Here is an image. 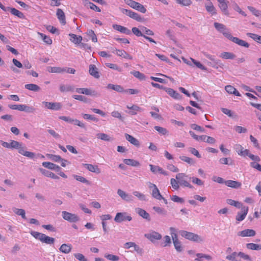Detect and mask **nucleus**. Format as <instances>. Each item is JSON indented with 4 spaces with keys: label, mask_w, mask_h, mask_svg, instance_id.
<instances>
[{
    "label": "nucleus",
    "mask_w": 261,
    "mask_h": 261,
    "mask_svg": "<svg viewBox=\"0 0 261 261\" xmlns=\"http://www.w3.org/2000/svg\"><path fill=\"white\" fill-rule=\"evenodd\" d=\"M205 9L206 11L212 14H216V10L212 3H210L208 5H205Z\"/></svg>",
    "instance_id": "obj_46"
},
{
    "label": "nucleus",
    "mask_w": 261,
    "mask_h": 261,
    "mask_svg": "<svg viewBox=\"0 0 261 261\" xmlns=\"http://www.w3.org/2000/svg\"><path fill=\"white\" fill-rule=\"evenodd\" d=\"M39 34L41 37L43 41L45 42L47 44L50 45L52 44V40L50 38L49 36H47L44 35L43 33H39Z\"/></svg>",
    "instance_id": "obj_52"
},
{
    "label": "nucleus",
    "mask_w": 261,
    "mask_h": 261,
    "mask_svg": "<svg viewBox=\"0 0 261 261\" xmlns=\"http://www.w3.org/2000/svg\"><path fill=\"white\" fill-rule=\"evenodd\" d=\"M74 256L79 261H87V258L85 256L80 253H74Z\"/></svg>",
    "instance_id": "obj_64"
},
{
    "label": "nucleus",
    "mask_w": 261,
    "mask_h": 261,
    "mask_svg": "<svg viewBox=\"0 0 261 261\" xmlns=\"http://www.w3.org/2000/svg\"><path fill=\"white\" fill-rule=\"evenodd\" d=\"M229 2L227 0H225L221 3H220L219 7L222 11V12L226 15H229V12L228 11V4Z\"/></svg>",
    "instance_id": "obj_28"
},
{
    "label": "nucleus",
    "mask_w": 261,
    "mask_h": 261,
    "mask_svg": "<svg viewBox=\"0 0 261 261\" xmlns=\"http://www.w3.org/2000/svg\"><path fill=\"white\" fill-rule=\"evenodd\" d=\"M113 28L114 29L121 32V33H123L126 35H130L132 33L130 30H129L126 27H124L119 24H113Z\"/></svg>",
    "instance_id": "obj_19"
},
{
    "label": "nucleus",
    "mask_w": 261,
    "mask_h": 261,
    "mask_svg": "<svg viewBox=\"0 0 261 261\" xmlns=\"http://www.w3.org/2000/svg\"><path fill=\"white\" fill-rule=\"evenodd\" d=\"M247 8L248 10L252 13L253 15H254L256 16H259L260 14V12L256 10L255 8L252 6H248Z\"/></svg>",
    "instance_id": "obj_63"
},
{
    "label": "nucleus",
    "mask_w": 261,
    "mask_h": 261,
    "mask_svg": "<svg viewBox=\"0 0 261 261\" xmlns=\"http://www.w3.org/2000/svg\"><path fill=\"white\" fill-rule=\"evenodd\" d=\"M9 11L11 13L17 17H18L19 18L24 19L25 16L21 12L19 11L17 9L14 8H11L10 7H6V11Z\"/></svg>",
    "instance_id": "obj_13"
},
{
    "label": "nucleus",
    "mask_w": 261,
    "mask_h": 261,
    "mask_svg": "<svg viewBox=\"0 0 261 261\" xmlns=\"http://www.w3.org/2000/svg\"><path fill=\"white\" fill-rule=\"evenodd\" d=\"M246 247L248 249L252 250H261V245L254 244V243H248L246 244Z\"/></svg>",
    "instance_id": "obj_45"
},
{
    "label": "nucleus",
    "mask_w": 261,
    "mask_h": 261,
    "mask_svg": "<svg viewBox=\"0 0 261 261\" xmlns=\"http://www.w3.org/2000/svg\"><path fill=\"white\" fill-rule=\"evenodd\" d=\"M60 90L61 92H64L65 91H73V87L71 86H65L64 85H61L60 86Z\"/></svg>",
    "instance_id": "obj_50"
},
{
    "label": "nucleus",
    "mask_w": 261,
    "mask_h": 261,
    "mask_svg": "<svg viewBox=\"0 0 261 261\" xmlns=\"http://www.w3.org/2000/svg\"><path fill=\"white\" fill-rule=\"evenodd\" d=\"M223 35L227 39L241 46H243L248 48L250 45L249 44L246 42L245 41L240 39L239 38L232 36L231 34L229 33H223Z\"/></svg>",
    "instance_id": "obj_2"
},
{
    "label": "nucleus",
    "mask_w": 261,
    "mask_h": 261,
    "mask_svg": "<svg viewBox=\"0 0 261 261\" xmlns=\"http://www.w3.org/2000/svg\"><path fill=\"white\" fill-rule=\"evenodd\" d=\"M105 257L111 261H118L119 259V256L113 254H105Z\"/></svg>",
    "instance_id": "obj_58"
},
{
    "label": "nucleus",
    "mask_w": 261,
    "mask_h": 261,
    "mask_svg": "<svg viewBox=\"0 0 261 261\" xmlns=\"http://www.w3.org/2000/svg\"><path fill=\"white\" fill-rule=\"evenodd\" d=\"M192 61L193 62V63L195 65V66L196 67H197L198 68H199V69L202 70H204V71H206L207 70V68L206 67H205L204 65H203L202 64H201L199 62L192 59V58H191Z\"/></svg>",
    "instance_id": "obj_56"
},
{
    "label": "nucleus",
    "mask_w": 261,
    "mask_h": 261,
    "mask_svg": "<svg viewBox=\"0 0 261 261\" xmlns=\"http://www.w3.org/2000/svg\"><path fill=\"white\" fill-rule=\"evenodd\" d=\"M132 220V217L129 215H128L126 212L117 213L114 218L115 221L117 223H121L122 221L126 220L130 221Z\"/></svg>",
    "instance_id": "obj_7"
},
{
    "label": "nucleus",
    "mask_w": 261,
    "mask_h": 261,
    "mask_svg": "<svg viewBox=\"0 0 261 261\" xmlns=\"http://www.w3.org/2000/svg\"><path fill=\"white\" fill-rule=\"evenodd\" d=\"M187 176L184 173H178L176 175V178L178 180V182L180 186L189 187L190 188H192L191 186L186 179Z\"/></svg>",
    "instance_id": "obj_10"
},
{
    "label": "nucleus",
    "mask_w": 261,
    "mask_h": 261,
    "mask_svg": "<svg viewBox=\"0 0 261 261\" xmlns=\"http://www.w3.org/2000/svg\"><path fill=\"white\" fill-rule=\"evenodd\" d=\"M149 166L150 167L151 171L154 173L159 172L166 176L168 175V173L167 171L164 170L162 168L160 167L159 166H154L151 164L149 165Z\"/></svg>",
    "instance_id": "obj_21"
},
{
    "label": "nucleus",
    "mask_w": 261,
    "mask_h": 261,
    "mask_svg": "<svg viewBox=\"0 0 261 261\" xmlns=\"http://www.w3.org/2000/svg\"><path fill=\"white\" fill-rule=\"evenodd\" d=\"M42 166L45 168L55 170L57 172L60 171L61 169V168L59 166L48 162H43Z\"/></svg>",
    "instance_id": "obj_23"
},
{
    "label": "nucleus",
    "mask_w": 261,
    "mask_h": 261,
    "mask_svg": "<svg viewBox=\"0 0 261 261\" xmlns=\"http://www.w3.org/2000/svg\"><path fill=\"white\" fill-rule=\"evenodd\" d=\"M171 97L176 99H181L182 96L176 91L170 88H167L165 91Z\"/></svg>",
    "instance_id": "obj_16"
},
{
    "label": "nucleus",
    "mask_w": 261,
    "mask_h": 261,
    "mask_svg": "<svg viewBox=\"0 0 261 261\" xmlns=\"http://www.w3.org/2000/svg\"><path fill=\"white\" fill-rule=\"evenodd\" d=\"M179 233L181 237L196 243H202L204 241L203 237L186 230H180Z\"/></svg>",
    "instance_id": "obj_1"
},
{
    "label": "nucleus",
    "mask_w": 261,
    "mask_h": 261,
    "mask_svg": "<svg viewBox=\"0 0 261 261\" xmlns=\"http://www.w3.org/2000/svg\"><path fill=\"white\" fill-rule=\"evenodd\" d=\"M71 245L68 244H63L61 246L59 249L60 251H61L62 252L67 254L71 251Z\"/></svg>",
    "instance_id": "obj_37"
},
{
    "label": "nucleus",
    "mask_w": 261,
    "mask_h": 261,
    "mask_svg": "<svg viewBox=\"0 0 261 261\" xmlns=\"http://www.w3.org/2000/svg\"><path fill=\"white\" fill-rule=\"evenodd\" d=\"M125 3L132 8L136 9L141 13H145L146 12V8L142 4L133 0H124Z\"/></svg>",
    "instance_id": "obj_4"
},
{
    "label": "nucleus",
    "mask_w": 261,
    "mask_h": 261,
    "mask_svg": "<svg viewBox=\"0 0 261 261\" xmlns=\"http://www.w3.org/2000/svg\"><path fill=\"white\" fill-rule=\"evenodd\" d=\"M97 138L100 139L102 140H104V141H111V137L109 135H108L106 134H103V133L97 134Z\"/></svg>",
    "instance_id": "obj_53"
},
{
    "label": "nucleus",
    "mask_w": 261,
    "mask_h": 261,
    "mask_svg": "<svg viewBox=\"0 0 261 261\" xmlns=\"http://www.w3.org/2000/svg\"><path fill=\"white\" fill-rule=\"evenodd\" d=\"M83 3L85 6L89 7L91 9L96 12H100L101 11L100 9L98 7L88 0H83Z\"/></svg>",
    "instance_id": "obj_24"
},
{
    "label": "nucleus",
    "mask_w": 261,
    "mask_h": 261,
    "mask_svg": "<svg viewBox=\"0 0 261 261\" xmlns=\"http://www.w3.org/2000/svg\"><path fill=\"white\" fill-rule=\"evenodd\" d=\"M83 166L86 168L89 171L96 173L97 174L100 173V170L97 166H94L89 164H84Z\"/></svg>",
    "instance_id": "obj_27"
},
{
    "label": "nucleus",
    "mask_w": 261,
    "mask_h": 261,
    "mask_svg": "<svg viewBox=\"0 0 261 261\" xmlns=\"http://www.w3.org/2000/svg\"><path fill=\"white\" fill-rule=\"evenodd\" d=\"M18 110L27 113H34L36 109L33 107H30L25 105H18Z\"/></svg>",
    "instance_id": "obj_20"
},
{
    "label": "nucleus",
    "mask_w": 261,
    "mask_h": 261,
    "mask_svg": "<svg viewBox=\"0 0 261 261\" xmlns=\"http://www.w3.org/2000/svg\"><path fill=\"white\" fill-rule=\"evenodd\" d=\"M87 34L91 38V40L93 42H96L97 41V37L93 30H88V32H87Z\"/></svg>",
    "instance_id": "obj_54"
},
{
    "label": "nucleus",
    "mask_w": 261,
    "mask_h": 261,
    "mask_svg": "<svg viewBox=\"0 0 261 261\" xmlns=\"http://www.w3.org/2000/svg\"><path fill=\"white\" fill-rule=\"evenodd\" d=\"M30 233L35 239L39 240L40 241H41V237H42V236H43V233L38 232L35 231H32L30 232Z\"/></svg>",
    "instance_id": "obj_61"
},
{
    "label": "nucleus",
    "mask_w": 261,
    "mask_h": 261,
    "mask_svg": "<svg viewBox=\"0 0 261 261\" xmlns=\"http://www.w3.org/2000/svg\"><path fill=\"white\" fill-rule=\"evenodd\" d=\"M174 246L177 252H180L183 250L181 242L178 240V238L172 239Z\"/></svg>",
    "instance_id": "obj_33"
},
{
    "label": "nucleus",
    "mask_w": 261,
    "mask_h": 261,
    "mask_svg": "<svg viewBox=\"0 0 261 261\" xmlns=\"http://www.w3.org/2000/svg\"><path fill=\"white\" fill-rule=\"evenodd\" d=\"M62 216L64 220L70 223H76L80 220V217L77 215L66 211L62 212Z\"/></svg>",
    "instance_id": "obj_3"
},
{
    "label": "nucleus",
    "mask_w": 261,
    "mask_h": 261,
    "mask_svg": "<svg viewBox=\"0 0 261 261\" xmlns=\"http://www.w3.org/2000/svg\"><path fill=\"white\" fill-rule=\"evenodd\" d=\"M55 239L51 237H49L45 234H43L41 239V242L43 243L46 244L51 245L55 243Z\"/></svg>",
    "instance_id": "obj_29"
},
{
    "label": "nucleus",
    "mask_w": 261,
    "mask_h": 261,
    "mask_svg": "<svg viewBox=\"0 0 261 261\" xmlns=\"http://www.w3.org/2000/svg\"><path fill=\"white\" fill-rule=\"evenodd\" d=\"M133 194L134 196L138 197L140 200L142 201H146V196L143 194V193H141L138 191H135L133 192Z\"/></svg>",
    "instance_id": "obj_49"
},
{
    "label": "nucleus",
    "mask_w": 261,
    "mask_h": 261,
    "mask_svg": "<svg viewBox=\"0 0 261 261\" xmlns=\"http://www.w3.org/2000/svg\"><path fill=\"white\" fill-rule=\"evenodd\" d=\"M125 136L126 139L128 141L130 142L133 145H134L135 146H139V142L137 139L135 138L132 136L130 135L129 134H125Z\"/></svg>",
    "instance_id": "obj_39"
},
{
    "label": "nucleus",
    "mask_w": 261,
    "mask_h": 261,
    "mask_svg": "<svg viewBox=\"0 0 261 261\" xmlns=\"http://www.w3.org/2000/svg\"><path fill=\"white\" fill-rule=\"evenodd\" d=\"M131 73L134 76L139 79L140 80H144L145 79V75L143 73H141L140 71H134L131 72Z\"/></svg>",
    "instance_id": "obj_48"
},
{
    "label": "nucleus",
    "mask_w": 261,
    "mask_h": 261,
    "mask_svg": "<svg viewBox=\"0 0 261 261\" xmlns=\"http://www.w3.org/2000/svg\"><path fill=\"white\" fill-rule=\"evenodd\" d=\"M132 31L133 33L137 37H143L144 35L141 32V31L138 28L136 27H133L132 28Z\"/></svg>",
    "instance_id": "obj_59"
},
{
    "label": "nucleus",
    "mask_w": 261,
    "mask_h": 261,
    "mask_svg": "<svg viewBox=\"0 0 261 261\" xmlns=\"http://www.w3.org/2000/svg\"><path fill=\"white\" fill-rule=\"evenodd\" d=\"M225 185L229 187L237 188L240 187L241 186V184L234 180H228L225 181Z\"/></svg>",
    "instance_id": "obj_38"
},
{
    "label": "nucleus",
    "mask_w": 261,
    "mask_h": 261,
    "mask_svg": "<svg viewBox=\"0 0 261 261\" xmlns=\"http://www.w3.org/2000/svg\"><path fill=\"white\" fill-rule=\"evenodd\" d=\"M74 177L76 180L86 184L87 185L90 184L89 181L83 176L75 175H74Z\"/></svg>",
    "instance_id": "obj_57"
},
{
    "label": "nucleus",
    "mask_w": 261,
    "mask_h": 261,
    "mask_svg": "<svg viewBox=\"0 0 261 261\" xmlns=\"http://www.w3.org/2000/svg\"><path fill=\"white\" fill-rule=\"evenodd\" d=\"M57 16L60 22L63 24L65 25L66 23V18L65 15L63 11V10L61 9H58L57 11Z\"/></svg>",
    "instance_id": "obj_26"
},
{
    "label": "nucleus",
    "mask_w": 261,
    "mask_h": 261,
    "mask_svg": "<svg viewBox=\"0 0 261 261\" xmlns=\"http://www.w3.org/2000/svg\"><path fill=\"white\" fill-rule=\"evenodd\" d=\"M47 71L51 73H62L65 72L66 68H61L60 67H48Z\"/></svg>",
    "instance_id": "obj_34"
},
{
    "label": "nucleus",
    "mask_w": 261,
    "mask_h": 261,
    "mask_svg": "<svg viewBox=\"0 0 261 261\" xmlns=\"http://www.w3.org/2000/svg\"><path fill=\"white\" fill-rule=\"evenodd\" d=\"M69 35L71 37L70 40L74 44H80L83 39L81 36H77L72 33L69 34Z\"/></svg>",
    "instance_id": "obj_35"
},
{
    "label": "nucleus",
    "mask_w": 261,
    "mask_h": 261,
    "mask_svg": "<svg viewBox=\"0 0 261 261\" xmlns=\"http://www.w3.org/2000/svg\"><path fill=\"white\" fill-rule=\"evenodd\" d=\"M244 148H237L236 151L240 155L243 157L248 156L253 161H259L260 160L258 156H255L250 153L248 149H244Z\"/></svg>",
    "instance_id": "obj_6"
},
{
    "label": "nucleus",
    "mask_w": 261,
    "mask_h": 261,
    "mask_svg": "<svg viewBox=\"0 0 261 261\" xmlns=\"http://www.w3.org/2000/svg\"><path fill=\"white\" fill-rule=\"evenodd\" d=\"M220 57L224 59H234L236 57V56L232 53L223 52L220 55Z\"/></svg>",
    "instance_id": "obj_41"
},
{
    "label": "nucleus",
    "mask_w": 261,
    "mask_h": 261,
    "mask_svg": "<svg viewBox=\"0 0 261 261\" xmlns=\"http://www.w3.org/2000/svg\"><path fill=\"white\" fill-rule=\"evenodd\" d=\"M12 210L13 212L16 215L21 216V217L24 219H27L25 216V212L23 209L14 207Z\"/></svg>",
    "instance_id": "obj_44"
},
{
    "label": "nucleus",
    "mask_w": 261,
    "mask_h": 261,
    "mask_svg": "<svg viewBox=\"0 0 261 261\" xmlns=\"http://www.w3.org/2000/svg\"><path fill=\"white\" fill-rule=\"evenodd\" d=\"M136 212L143 218L148 220H150V215L147 213L145 210L141 208H136Z\"/></svg>",
    "instance_id": "obj_25"
},
{
    "label": "nucleus",
    "mask_w": 261,
    "mask_h": 261,
    "mask_svg": "<svg viewBox=\"0 0 261 261\" xmlns=\"http://www.w3.org/2000/svg\"><path fill=\"white\" fill-rule=\"evenodd\" d=\"M164 242H163V245L164 247L169 246L171 245V240L169 236H165L164 237Z\"/></svg>",
    "instance_id": "obj_62"
},
{
    "label": "nucleus",
    "mask_w": 261,
    "mask_h": 261,
    "mask_svg": "<svg viewBox=\"0 0 261 261\" xmlns=\"http://www.w3.org/2000/svg\"><path fill=\"white\" fill-rule=\"evenodd\" d=\"M107 88L109 89L115 90L118 92L123 93L124 91V88L121 86L118 85L109 84Z\"/></svg>",
    "instance_id": "obj_30"
},
{
    "label": "nucleus",
    "mask_w": 261,
    "mask_h": 261,
    "mask_svg": "<svg viewBox=\"0 0 261 261\" xmlns=\"http://www.w3.org/2000/svg\"><path fill=\"white\" fill-rule=\"evenodd\" d=\"M203 55L204 56H205L207 58L209 59L211 61H213V63L211 64V65L213 67L218 69L219 68H221L222 69L224 68V64L221 63V61L220 60H215L214 58L212 56L206 54V53H204Z\"/></svg>",
    "instance_id": "obj_9"
},
{
    "label": "nucleus",
    "mask_w": 261,
    "mask_h": 261,
    "mask_svg": "<svg viewBox=\"0 0 261 261\" xmlns=\"http://www.w3.org/2000/svg\"><path fill=\"white\" fill-rule=\"evenodd\" d=\"M89 72L90 75H91L95 78L98 79L100 77L98 69L94 64L90 65Z\"/></svg>",
    "instance_id": "obj_22"
},
{
    "label": "nucleus",
    "mask_w": 261,
    "mask_h": 261,
    "mask_svg": "<svg viewBox=\"0 0 261 261\" xmlns=\"http://www.w3.org/2000/svg\"><path fill=\"white\" fill-rule=\"evenodd\" d=\"M170 183H171V185L172 187V188L174 189V190H177L179 187V184L178 182V180H176L174 178H171V180H170Z\"/></svg>",
    "instance_id": "obj_60"
},
{
    "label": "nucleus",
    "mask_w": 261,
    "mask_h": 261,
    "mask_svg": "<svg viewBox=\"0 0 261 261\" xmlns=\"http://www.w3.org/2000/svg\"><path fill=\"white\" fill-rule=\"evenodd\" d=\"M121 12L124 14H125L138 22H143L145 20L144 18L142 17L139 14L133 12L131 10L126 9H122Z\"/></svg>",
    "instance_id": "obj_5"
},
{
    "label": "nucleus",
    "mask_w": 261,
    "mask_h": 261,
    "mask_svg": "<svg viewBox=\"0 0 261 261\" xmlns=\"http://www.w3.org/2000/svg\"><path fill=\"white\" fill-rule=\"evenodd\" d=\"M215 28L219 32H222L223 34L225 33L223 32L225 29V26L222 23H220L218 22H215L214 24Z\"/></svg>",
    "instance_id": "obj_51"
},
{
    "label": "nucleus",
    "mask_w": 261,
    "mask_h": 261,
    "mask_svg": "<svg viewBox=\"0 0 261 261\" xmlns=\"http://www.w3.org/2000/svg\"><path fill=\"white\" fill-rule=\"evenodd\" d=\"M42 103L44 105V106L50 110H59L62 108V105L59 102H47V101H43Z\"/></svg>",
    "instance_id": "obj_12"
},
{
    "label": "nucleus",
    "mask_w": 261,
    "mask_h": 261,
    "mask_svg": "<svg viewBox=\"0 0 261 261\" xmlns=\"http://www.w3.org/2000/svg\"><path fill=\"white\" fill-rule=\"evenodd\" d=\"M196 256L197 257L195 259V261H204V259L211 261L213 259L212 256L210 255L202 253H198L196 254Z\"/></svg>",
    "instance_id": "obj_18"
},
{
    "label": "nucleus",
    "mask_w": 261,
    "mask_h": 261,
    "mask_svg": "<svg viewBox=\"0 0 261 261\" xmlns=\"http://www.w3.org/2000/svg\"><path fill=\"white\" fill-rule=\"evenodd\" d=\"M151 195L153 198L158 200H161L162 198H163L158 187L152 189Z\"/></svg>",
    "instance_id": "obj_42"
},
{
    "label": "nucleus",
    "mask_w": 261,
    "mask_h": 261,
    "mask_svg": "<svg viewBox=\"0 0 261 261\" xmlns=\"http://www.w3.org/2000/svg\"><path fill=\"white\" fill-rule=\"evenodd\" d=\"M25 89L34 92H38L40 90V87L34 84H29L24 85Z\"/></svg>",
    "instance_id": "obj_36"
},
{
    "label": "nucleus",
    "mask_w": 261,
    "mask_h": 261,
    "mask_svg": "<svg viewBox=\"0 0 261 261\" xmlns=\"http://www.w3.org/2000/svg\"><path fill=\"white\" fill-rule=\"evenodd\" d=\"M116 54L118 56L123 57L125 59L129 60L133 59V57L129 54L127 53L124 50L122 49H116Z\"/></svg>",
    "instance_id": "obj_31"
},
{
    "label": "nucleus",
    "mask_w": 261,
    "mask_h": 261,
    "mask_svg": "<svg viewBox=\"0 0 261 261\" xmlns=\"http://www.w3.org/2000/svg\"><path fill=\"white\" fill-rule=\"evenodd\" d=\"M117 194L123 200L127 202L132 201L133 200L132 196L126 193L125 192L121 189H118L117 190Z\"/></svg>",
    "instance_id": "obj_14"
},
{
    "label": "nucleus",
    "mask_w": 261,
    "mask_h": 261,
    "mask_svg": "<svg viewBox=\"0 0 261 261\" xmlns=\"http://www.w3.org/2000/svg\"><path fill=\"white\" fill-rule=\"evenodd\" d=\"M40 171L41 173L43 174L44 175L46 176V177H49L53 179H59V177L55 174L54 173L50 172L48 170H46L45 169L41 168L40 169Z\"/></svg>",
    "instance_id": "obj_32"
},
{
    "label": "nucleus",
    "mask_w": 261,
    "mask_h": 261,
    "mask_svg": "<svg viewBox=\"0 0 261 261\" xmlns=\"http://www.w3.org/2000/svg\"><path fill=\"white\" fill-rule=\"evenodd\" d=\"M153 210L156 212L158 214L166 216L167 215V212L163 208L159 206H153Z\"/></svg>",
    "instance_id": "obj_47"
},
{
    "label": "nucleus",
    "mask_w": 261,
    "mask_h": 261,
    "mask_svg": "<svg viewBox=\"0 0 261 261\" xmlns=\"http://www.w3.org/2000/svg\"><path fill=\"white\" fill-rule=\"evenodd\" d=\"M256 232L253 229H246L244 230L239 231L238 233V235L239 236H241L242 237H253L255 235Z\"/></svg>",
    "instance_id": "obj_17"
},
{
    "label": "nucleus",
    "mask_w": 261,
    "mask_h": 261,
    "mask_svg": "<svg viewBox=\"0 0 261 261\" xmlns=\"http://www.w3.org/2000/svg\"><path fill=\"white\" fill-rule=\"evenodd\" d=\"M127 108L130 109V111L128 113L131 115H135L137 114V111H141V108L137 105H133L132 107H129L127 106Z\"/></svg>",
    "instance_id": "obj_40"
},
{
    "label": "nucleus",
    "mask_w": 261,
    "mask_h": 261,
    "mask_svg": "<svg viewBox=\"0 0 261 261\" xmlns=\"http://www.w3.org/2000/svg\"><path fill=\"white\" fill-rule=\"evenodd\" d=\"M76 92L78 93L83 94L87 95L97 96L98 93L96 91L92 90L91 89L79 88L76 89Z\"/></svg>",
    "instance_id": "obj_11"
},
{
    "label": "nucleus",
    "mask_w": 261,
    "mask_h": 261,
    "mask_svg": "<svg viewBox=\"0 0 261 261\" xmlns=\"http://www.w3.org/2000/svg\"><path fill=\"white\" fill-rule=\"evenodd\" d=\"M144 237L152 243H154L155 241L160 240L162 239V235L155 231H151L145 233Z\"/></svg>",
    "instance_id": "obj_8"
},
{
    "label": "nucleus",
    "mask_w": 261,
    "mask_h": 261,
    "mask_svg": "<svg viewBox=\"0 0 261 261\" xmlns=\"http://www.w3.org/2000/svg\"><path fill=\"white\" fill-rule=\"evenodd\" d=\"M248 207H242V211L238 212L236 216V220L238 222L243 221L246 217L248 212Z\"/></svg>",
    "instance_id": "obj_15"
},
{
    "label": "nucleus",
    "mask_w": 261,
    "mask_h": 261,
    "mask_svg": "<svg viewBox=\"0 0 261 261\" xmlns=\"http://www.w3.org/2000/svg\"><path fill=\"white\" fill-rule=\"evenodd\" d=\"M123 162L127 165L133 167H137L140 165V163L137 161L133 159H124Z\"/></svg>",
    "instance_id": "obj_43"
},
{
    "label": "nucleus",
    "mask_w": 261,
    "mask_h": 261,
    "mask_svg": "<svg viewBox=\"0 0 261 261\" xmlns=\"http://www.w3.org/2000/svg\"><path fill=\"white\" fill-rule=\"evenodd\" d=\"M179 158L181 160L189 164H194L195 163L194 161L188 156H186L185 155H181L179 156Z\"/></svg>",
    "instance_id": "obj_55"
}]
</instances>
